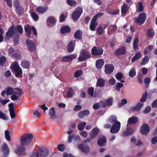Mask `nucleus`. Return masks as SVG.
<instances>
[{"label": "nucleus", "instance_id": "1", "mask_svg": "<svg viewBox=\"0 0 157 157\" xmlns=\"http://www.w3.org/2000/svg\"><path fill=\"white\" fill-rule=\"evenodd\" d=\"M33 136L31 134H25L21 137L20 139L21 145L18 146L15 151V153L18 155H25V148L23 147L31 143Z\"/></svg>", "mask_w": 157, "mask_h": 157}, {"label": "nucleus", "instance_id": "2", "mask_svg": "<svg viewBox=\"0 0 157 157\" xmlns=\"http://www.w3.org/2000/svg\"><path fill=\"white\" fill-rule=\"evenodd\" d=\"M91 56L90 52L87 49L82 50L81 51L80 55L78 57V60L79 62L84 61L89 59Z\"/></svg>", "mask_w": 157, "mask_h": 157}, {"label": "nucleus", "instance_id": "3", "mask_svg": "<svg viewBox=\"0 0 157 157\" xmlns=\"http://www.w3.org/2000/svg\"><path fill=\"white\" fill-rule=\"evenodd\" d=\"M48 150L46 148L40 149L35 154H33L31 157H46L48 155Z\"/></svg>", "mask_w": 157, "mask_h": 157}, {"label": "nucleus", "instance_id": "4", "mask_svg": "<svg viewBox=\"0 0 157 157\" xmlns=\"http://www.w3.org/2000/svg\"><path fill=\"white\" fill-rule=\"evenodd\" d=\"M24 27L25 31L28 37H31V32H33V34L35 36L37 35L36 30L34 27L29 25H26Z\"/></svg>", "mask_w": 157, "mask_h": 157}, {"label": "nucleus", "instance_id": "5", "mask_svg": "<svg viewBox=\"0 0 157 157\" xmlns=\"http://www.w3.org/2000/svg\"><path fill=\"white\" fill-rule=\"evenodd\" d=\"M82 8H77L72 13V16L73 19L74 20H77L82 14Z\"/></svg>", "mask_w": 157, "mask_h": 157}, {"label": "nucleus", "instance_id": "6", "mask_svg": "<svg viewBox=\"0 0 157 157\" xmlns=\"http://www.w3.org/2000/svg\"><path fill=\"white\" fill-rule=\"evenodd\" d=\"M146 20V14L143 13H141L137 18H134L136 23L139 24L140 25L143 24Z\"/></svg>", "mask_w": 157, "mask_h": 157}, {"label": "nucleus", "instance_id": "7", "mask_svg": "<svg viewBox=\"0 0 157 157\" xmlns=\"http://www.w3.org/2000/svg\"><path fill=\"white\" fill-rule=\"evenodd\" d=\"M26 43L28 49L30 52H32L36 51V46L33 41L29 39H27Z\"/></svg>", "mask_w": 157, "mask_h": 157}, {"label": "nucleus", "instance_id": "8", "mask_svg": "<svg viewBox=\"0 0 157 157\" xmlns=\"http://www.w3.org/2000/svg\"><path fill=\"white\" fill-rule=\"evenodd\" d=\"M150 131V128L147 124H144L141 126L140 132L142 134L147 136Z\"/></svg>", "mask_w": 157, "mask_h": 157}, {"label": "nucleus", "instance_id": "9", "mask_svg": "<svg viewBox=\"0 0 157 157\" xmlns=\"http://www.w3.org/2000/svg\"><path fill=\"white\" fill-rule=\"evenodd\" d=\"M56 20L55 17L52 16L48 17L47 20V25L49 27H52L56 24Z\"/></svg>", "mask_w": 157, "mask_h": 157}, {"label": "nucleus", "instance_id": "10", "mask_svg": "<svg viewBox=\"0 0 157 157\" xmlns=\"http://www.w3.org/2000/svg\"><path fill=\"white\" fill-rule=\"evenodd\" d=\"M121 123L117 122L115 124H114L112 126L110 129V132L112 134H115L117 133L120 128Z\"/></svg>", "mask_w": 157, "mask_h": 157}, {"label": "nucleus", "instance_id": "11", "mask_svg": "<svg viewBox=\"0 0 157 157\" xmlns=\"http://www.w3.org/2000/svg\"><path fill=\"white\" fill-rule=\"evenodd\" d=\"M16 28L14 26L12 25L9 29L8 31L6 33V36L9 37H11L13 36L15 34H17L16 31Z\"/></svg>", "mask_w": 157, "mask_h": 157}, {"label": "nucleus", "instance_id": "12", "mask_svg": "<svg viewBox=\"0 0 157 157\" xmlns=\"http://www.w3.org/2000/svg\"><path fill=\"white\" fill-rule=\"evenodd\" d=\"M77 57L76 54H72L65 56L61 59L62 61L64 62H71L72 60Z\"/></svg>", "mask_w": 157, "mask_h": 157}, {"label": "nucleus", "instance_id": "13", "mask_svg": "<svg viewBox=\"0 0 157 157\" xmlns=\"http://www.w3.org/2000/svg\"><path fill=\"white\" fill-rule=\"evenodd\" d=\"M103 50L100 48H96L94 47L93 48L91 51L92 55L95 56H99L102 54Z\"/></svg>", "mask_w": 157, "mask_h": 157}, {"label": "nucleus", "instance_id": "14", "mask_svg": "<svg viewBox=\"0 0 157 157\" xmlns=\"http://www.w3.org/2000/svg\"><path fill=\"white\" fill-rule=\"evenodd\" d=\"M2 148L3 152L4 157H7L9 153L10 150L7 144L4 143L2 146Z\"/></svg>", "mask_w": 157, "mask_h": 157}, {"label": "nucleus", "instance_id": "15", "mask_svg": "<svg viewBox=\"0 0 157 157\" xmlns=\"http://www.w3.org/2000/svg\"><path fill=\"white\" fill-rule=\"evenodd\" d=\"M78 147L79 149L84 153H88L90 151V148L89 146H86L85 147L84 145L83 144H78Z\"/></svg>", "mask_w": 157, "mask_h": 157}, {"label": "nucleus", "instance_id": "16", "mask_svg": "<svg viewBox=\"0 0 157 157\" xmlns=\"http://www.w3.org/2000/svg\"><path fill=\"white\" fill-rule=\"evenodd\" d=\"M106 143V139L105 136H102L100 137L97 141L98 144L100 147L104 146V144Z\"/></svg>", "mask_w": 157, "mask_h": 157}, {"label": "nucleus", "instance_id": "17", "mask_svg": "<svg viewBox=\"0 0 157 157\" xmlns=\"http://www.w3.org/2000/svg\"><path fill=\"white\" fill-rule=\"evenodd\" d=\"M48 9V6H40L36 8V11L41 14L45 13Z\"/></svg>", "mask_w": 157, "mask_h": 157}, {"label": "nucleus", "instance_id": "18", "mask_svg": "<svg viewBox=\"0 0 157 157\" xmlns=\"http://www.w3.org/2000/svg\"><path fill=\"white\" fill-rule=\"evenodd\" d=\"M98 25V23L96 21L92 18L90 25V29L92 31H95Z\"/></svg>", "mask_w": 157, "mask_h": 157}, {"label": "nucleus", "instance_id": "19", "mask_svg": "<svg viewBox=\"0 0 157 157\" xmlns=\"http://www.w3.org/2000/svg\"><path fill=\"white\" fill-rule=\"evenodd\" d=\"M89 114V111L86 109L79 112L78 113V116L79 118L82 119L84 116H87Z\"/></svg>", "mask_w": 157, "mask_h": 157}, {"label": "nucleus", "instance_id": "20", "mask_svg": "<svg viewBox=\"0 0 157 157\" xmlns=\"http://www.w3.org/2000/svg\"><path fill=\"white\" fill-rule=\"evenodd\" d=\"M14 73L15 76L17 78H22L23 77L22 69H12Z\"/></svg>", "mask_w": 157, "mask_h": 157}, {"label": "nucleus", "instance_id": "21", "mask_svg": "<svg viewBox=\"0 0 157 157\" xmlns=\"http://www.w3.org/2000/svg\"><path fill=\"white\" fill-rule=\"evenodd\" d=\"M126 53V48L124 47H122L116 50L115 52V54L117 56L121 54L124 55Z\"/></svg>", "mask_w": 157, "mask_h": 157}, {"label": "nucleus", "instance_id": "22", "mask_svg": "<svg viewBox=\"0 0 157 157\" xmlns=\"http://www.w3.org/2000/svg\"><path fill=\"white\" fill-rule=\"evenodd\" d=\"M138 121V118L136 117H131L128 120V123L130 124H136Z\"/></svg>", "mask_w": 157, "mask_h": 157}, {"label": "nucleus", "instance_id": "23", "mask_svg": "<svg viewBox=\"0 0 157 157\" xmlns=\"http://www.w3.org/2000/svg\"><path fill=\"white\" fill-rule=\"evenodd\" d=\"M105 83V81L103 79L98 78L96 86L99 87H103L104 86Z\"/></svg>", "mask_w": 157, "mask_h": 157}, {"label": "nucleus", "instance_id": "24", "mask_svg": "<svg viewBox=\"0 0 157 157\" xmlns=\"http://www.w3.org/2000/svg\"><path fill=\"white\" fill-rule=\"evenodd\" d=\"M99 132V130L98 128H95L92 130V132L90 133V136L95 138L98 134Z\"/></svg>", "mask_w": 157, "mask_h": 157}, {"label": "nucleus", "instance_id": "25", "mask_svg": "<svg viewBox=\"0 0 157 157\" xmlns=\"http://www.w3.org/2000/svg\"><path fill=\"white\" fill-rule=\"evenodd\" d=\"M75 46V42L71 41L68 44L67 47V51L69 52H71L74 50Z\"/></svg>", "mask_w": 157, "mask_h": 157}, {"label": "nucleus", "instance_id": "26", "mask_svg": "<svg viewBox=\"0 0 157 157\" xmlns=\"http://www.w3.org/2000/svg\"><path fill=\"white\" fill-rule=\"evenodd\" d=\"M51 110L49 112V114L51 116V118L52 120H55L56 118V112L55 108L52 107L50 109Z\"/></svg>", "mask_w": 157, "mask_h": 157}, {"label": "nucleus", "instance_id": "27", "mask_svg": "<svg viewBox=\"0 0 157 157\" xmlns=\"http://www.w3.org/2000/svg\"><path fill=\"white\" fill-rule=\"evenodd\" d=\"M104 64V61L102 59L97 60L96 63V66L98 69H101Z\"/></svg>", "mask_w": 157, "mask_h": 157}, {"label": "nucleus", "instance_id": "28", "mask_svg": "<svg viewBox=\"0 0 157 157\" xmlns=\"http://www.w3.org/2000/svg\"><path fill=\"white\" fill-rule=\"evenodd\" d=\"M21 65L23 68L28 69L29 67L30 64L28 61L23 60L21 61Z\"/></svg>", "mask_w": 157, "mask_h": 157}, {"label": "nucleus", "instance_id": "29", "mask_svg": "<svg viewBox=\"0 0 157 157\" xmlns=\"http://www.w3.org/2000/svg\"><path fill=\"white\" fill-rule=\"evenodd\" d=\"M134 132V130L131 128H127L126 131L123 133L124 136H126L132 134Z\"/></svg>", "mask_w": 157, "mask_h": 157}, {"label": "nucleus", "instance_id": "30", "mask_svg": "<svg viewBox=\"0 0 157 157\" xmlns=\"http://www.w3.org/2000/svg\"><path fill=\"white\" fill-rule=\"evenodd\" d=\"M109 121L112 124H115L118 122H120L117 121V118L116 117L114 116H111L108 118Z\"/></svg>", "mask_w": 157, "mask_h": 157}, {"label": "nucleus", "instance_id": "31", "mask_svg": "<svg viewBox=\"0 0 157 157\" xmlns=\"http://www.w3.org/2000/svg\"><path fill=\"white\" fill-rule=\"evenodd\" d=\"M71 31V29L69 26H64L62 27L60 29V31L62 33L64 34L68 32Z\"/></svg>", "mask_w": 157, "mask_h": 157}, {"label": "nucleus", "instance_id": "32", "mask_svg": "<svg viewBox=\"0 0 157 157\" xmlns=\"http://www.w3.org/2000/svg\"><path fill=\"white\" fill-rule=\"evenodd\" d=\"M10 69H21L20 68L19 64L17 61L13 62L10 66Z\"/></svg>", "mask_w": 157, "mask_h": 157}, {"label": "nucleus", "instance_id": "33", "mask_svg": "<svg viewBox=\"0 0 157 157\" xmlns=\"http://www.w3.org/2000/svg\"><path fill=\"white\" fill-rule=\"evenodd\" d=\"M86 125V123L85 122H82L78 124L77 125V128L78 130L80 131L83 130L85 127Z\"/></svg>", "mask_w": 157, "mask_h": 157}, {"label": "nucleus", "instance_id": "34", "mask_svg": "<svg viewBox=\"0 0 157 157\" xmlns=\"http://www.w3.org/2000/svg\"><path fill=\"white\" fill-rule=\"evenodd\" d=\"M73 91L72 88L70 87L68 88V90L67 93V98H71L73 95Z\"/></svg>", "mask_w": 157, "mask_h": 157}, {"label": "nucleus", "instance_id": "35", "mask_svg": "<svg viewBox=\"0 0 157 157\" xmlns=\"http://www.w3.org/2000/svg\"><path fill=\"white\" fill-rule=\"evenodd\" d=\"M6 94L8 96L13 94V92L14 91V89L12 87L8 86L6 88Z\"/></svg>", "mask_w": 157, "mask_h": 157}, {"label": "nucleus", "instance_id": "36", "mask_svg": "<svg viewBox=\"0 0 157 157\" xmlns=\"http://www.w3.org/2000/svg\"><path fill=\"white\" fill-rule=\"evenodd\" d=\"M124 86V84L121 82H117L115 86L114 89L117 91H119L120 89Z\"/></svg>", "mask_w": 157, "mask_h": 157}, {"label": "nucleus", "instance_id": "37", "mask_svg": "<svg viewBox=\"0 0 157 157\" xmlns=\"http://www.w3.org/2000/svg\"><path fill=\"white\" fill-rule=\"evenodd\" d=\"M141 57V54L140 52L136 53L132 59V62H134L136 60L139 59Z\"/></svg>", "mask_w": 157, "mask_h": 157}, {"label": "nucleus", "instance_id": "38", "mask_svg": "<svg viewBox=\"0 0 157 157\" xmlns=\"http://www.w3.org/2000/svg\"><path fill=\"white\" fill-rule=\"evenodd\" d=\"M128 8L127 5L124 4L121 8V12L122 14H124L126 13L128 10Z\"/></svg>", "mask_w": 157, "mask_h": 157}, {"label": "nucleus", "instance_id": "39", "mask_svg": "<svg viewBox=\"0 0 157 157\" xmlns=\"http://www.w3.org/2000/svg\"><path fill=\"white\" fill-rule=\"evenodd\" d=\"M12 58L20 60L21 59V55L18 53H14L11 55Z\"/></svg>", "mask_w": 157, "mask_h": 157}, {"label": "nucleus", "instance_id": "40", "mask_svg": "<svg viewBox=\"0 0 157 157\" xmlns=\"http://www.w3.org/2000/svg\"><path fill=\"white\" fill-rule=\"evenodd\" d=\"M5 134L6 139L8 141H10L11 139L10 136V132L8 130H6L5 131Z\"/></svg>", "mask_w": 157, "mask_h": 157}, {"label": "nucleus", "instance_id": "41", "mask_svg": "<svg viewBox=\"0 0 157 157\" xmlns=\"http://www.w3.org/2000/svg\"><path fill=\"white\" fill-rule=\"evenodd\" d=\"M147 92L146 91L143 94L140 100V102H145L147 98Z\"/></svg>", "mask_w": 157, "mask_h": 157}, {"label": "nucleus", "instance_id": "42", "mask_svg": "<svg viewBox=\"0 0 157 157\" xmlns=\"http://www.w3.org/2000/svg\"><path fill=\"white\" fill-rule=\"evenodd\" d=\"M149 61V58L146 56L143 59L142 61L140 63L141 65H144L147 63Z\"/></svg>", "mask_w": 157, "mask_h": 157}, {"label": "nucleus", "instance_id": "43", "mask_svg": "<svg viewBox=\"0 0 157 157\" xmlns=\"http://www.w3.org/2000/svg\"><path fill=\"white\" fill-rule=\"evenodd\" d=\"M31 15L33 19L35 21H37L39 19V17L35 12H32L31 13Z\"/></svg>", "mask_w": 157, "mask_h": 157}, {"label": "nucleus", "instance_id": "44", "mask_svg": "<svg viewBox=\"0 0 157 157\" xmlns=\"http://www.w3.org/2000/svg\"><path fill=\"white\" fill-rule=\"evenodd\" d=\"M154 35V33L153 29H148L147 31V35L150 38H152Z\"/></svg>", "mask_w": 157, "mask_h": 157}, {"label": "nucleus", "instance_id": "45", "mask_svg": "<svg viewBox=\"0 0 157 157\" xmlns=\"http://www.w3.org/2000/svg\"><path fill=\"white\" fill-rule=\"evenodd\" d=\"M136 74L135 69H131L128 73V75L129 77L131 78L134 77Z\"/></svg>", "mask_w": 157, "mask_h": 157}, {"label": "nucleus", "instance_id": "46", "mask_svg": "<svg viewBox=\"0 0 157 157\" xmlns=\"http://www.w3.org/2000/svg\"><path fill=\"white\" fill-rule=\"evenodd\" d=\"M123 76V74L121 72H120L117 73L115 75L116 78L117 80H120L121 79Z\"/></svg>", "mask_w": 157, "mask_h": 157}, {"label": "nucleus", "instance_id": "47", "mask_svg": "<svg viewBox=\"0 0 157 157\" xmlns=\"http://www.w3.org/2000/svg\"><path fill=\"white\" fill-rule=\"evenodd\" d=\"M67 3L72 6H75L76 5V2L75 0H67Z\"/></svg>", "mask_w": 157, "mask_h": 157}, {"label": "nucleus", "instance_id": "48", "mask_svg": "<svg viewBox=\"0 0 157 157\" xmlns=\"http://www.w3.org/2000/svg\"><path fill=\"white\" fill-rule=\"evenodd\" d=\"M57 148L59 151H63L65 149V147L63 144H59L57 146Z\"/></svg>", "mask_w": 157, "mask_h": 157}, {"label": "nucleus", "instance_id": "49", "mask_svg": "<svg viewBox=\"0 0 157 157\" xmlns=\"http://www.w3.org/2000/svg\"><path fill=\"white\" fill-rule=\"evenodd\" d=\"M82 71L81 70H78L75 72L74 76L76 78H78L81 76L82 75Z\"/></svg>", "mask_w": 157, "mask_h": 157}, {"label": "nucleus", "instance_id": "50", "mask_svg": "<svg viewBox=\"0 0 157 157\" xmlns=\"http://www.w3.org/2000/svg\"><path fill=\"white\" fill-rule=\"evenodd\" d=\"M107 105L108 106H110L113 105V100L112 98H110L105 100Z\"/></svg>", "mask_w": 157, "mask_h": 157}, {"label": "nucleus", "instance_id": "51", "mask_svg": "<svg viewBox=\"0 0 157 157\" xmlns=\"http://www.w3.org/2000/svg\"><path fill=\"white\" fill-rule=\"evenodd\" d=\"M75 38L78 39H80L82 36V33L80 31H78L74 34Z\"/></svg>", "mask_w": 157, "mask_h": 157}, {"label": "nucleus", "instance_id": "52", "mask_svg": "<svg viewBox=\"0 0 157 157\" xmlns=\"http://www.w3.org/2000/svg\"><path fill=\"white\" fill-rule=\"evenodd\" d=\"M142 75L140 73L138 74L137 76V81L140 84H142L143 82L142 79Z\"/></svg>", "mask_w": 157, "mask_h": 157}, {"label": "nucleus", "instance_id": "53", "mask_svg": "<svg viewBox=\"0 0 157 157\" xmlns=\"http://www.w3.org/2000/svg\"><path fill=\"white\" fill-rule=\"evenodd\" d=\"M97 32L99 35H102L104 33L103 27L101 26H99L97 29Z\"/></svg>", "mask_w": 157, "mask_h": 157}, {"label": "nucleus", "instance_id": "54", "mask_svg": "<svg viewBox=\"0 0 157 157\" xmlns=\"http://www.w3.org/2000/svg\"><path fill=\"white\" fill-rule=\"evenodd\" d=\"M19 36L18 34H16L14 37L13 43L15 45H16L17 44L19 40Z\"/></svg>", "mask_w": 157, "mask_h": 157}, {"label": "nucleus", "instance_id": "55", "mask_svg": "<svg viewBox=\"0 0 157 157\" xmlns=\"http://www.w3.org/2000/svg\"><path fill=\"white\" fill-rule=\"evenodd\" d=\"M94 92V88L92 87L89 88L88 89L87 91V92L88 94L90 95L91 96H93Z\"/></svg>", "mask_w": 157, "mask_h": 157}, {"label": "nucleus", "instance_id": "56", "mask_svg": "<svg viewBox=\"0 0 157 157\" xmlns=\"http://www.w3.org/2000/svg\"><path fill=\"white\" fill-rule=\"evenodd\" d=\"M138 42V39L137 37H136L134 39L133 42V47L134 49H136L137 47V43Z\"/></svg>", "mask_w": 157, "mask_h": 157}, {"label": "nucleus", "instance_id": "57", "mask_svg": "<svg viewBox=\"0 0 157 157\" xmlns=\"http://www.w3.org/2000/svg\"><path fill=\"white\" fill-rule=\"evenodd\" d=\"M121 103H118V106L119 107H121L124 105V104H126L127 103V100L125 99H123L121 100Z\"/></svg>", "mask_w": 157, "mask_h": 157}, {"label": "nucleus", "instance_id": "58", "mask_svg": "<svg viewBox=\"0 0 157 157\" xmlns=\"http://www.w3.org/2000/svg\"><path fill=\"white\" fill-rule=\"evenodd\" d=\"M100 94V91L99 89H96L95 90L94 96L95 97H99Z\"/></svg>", "mask_w": 157, "mask_h": 157}, {"label": "nucleus", "instance_id": "59", "mask_svg": "<svg viewBox=\"0 0 157 157\" xmlns=\"http://www.w3.org/2000/svg\"><path fill=\"white\" fill-rule=\"evenodd\" d=\"M0 118L4 120H6L8 119L6 115H5L4 113H2L0 110Z\"/></svg>", "mask_w": 157, "mask_h": 157}, {"label": "nucleus", "instance_id": "60", "mask_svg": "<svg viewBox=\"0 0 157 157\" xmlns=\"http://www.w3.org/2000/svg\"><path fill=\"white\" fill-rule=\"evenodd\" d=\"M23 8L21 7L17 8V9H16L17 13L18 15H20L23 13Z\"/></svg>", "mask_w": 157, "mask_h": 157}, {"label": "nucleus", "instance_id": "61", "mask_svg": "<svg viewBox=\"0 0 157 157\" xmlns=\"http://www.w3.org/2000/svg\"><path fill=\"white\" fill-rule=\"evenodd\" d=\"M6 57L4 56H2L0 58V65H2L6 60Z\"/></svg>", "mask_w": 157, "mask_h": 157}, {"label": "nucleus", "instance_id": "62", "mask_svg": "<svg viewBox=\"0 0 157 157\" xmlns=\"http://www.w3.org/2000/svg\"><path fill=\"white\" fill-rule=\"evenodd\" d=\"M104 14V13H99L96 15L94 17L93 19H94V20L96 21L98 17H100L102 16Z\"/></svg>", "mask_w": 157, "mask_h": 157}, {"label": "nucleus", "instance_id": "63", "mask_svg": "<svg viewBox=\"0 0 157 157\" xmlns=\"http://www.w3.org/2000/svg\"><path fill=\"white\" fill-rule=\"evenodd\" d=\"M4 75L6 77L9 78L11 75V73L10 71L8 70L5 71Z\"/></svg>", "mask_w": 157, "mask_h": 157}, {"label": "nucleus", "instance_id": "64", "mask_svg": "<svg viewBox=\"0 0 157 157\" xmlns=\"http://www.w3.org/2000/svg\"><path fill=\"white\" fill-rule=\"evenodd\" d=\"M152 108H157V99L154 100L151 105Z\"/></svg>", "mask_w": 157, "mask_h": 157}]
</instances>
